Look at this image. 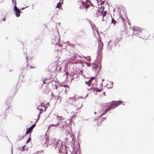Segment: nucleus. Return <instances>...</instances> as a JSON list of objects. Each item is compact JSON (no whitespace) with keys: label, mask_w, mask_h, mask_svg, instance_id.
<instances>
[{"label":"nucleus","mask_w":154,"mask_h":154,"mask_svg":"<svg viewBox=\"0 0 154 154\" xmlns=\"http://www.w3.org/2000/svg\"><path fill=\"white\" fill-rule=\"evenodd\" d=\"M103 93H104V95H105V92H104Z\"/></svg>","instance_id":"nucleus-32"},{"label":"nucleus","mask_w":154,"mask_h":154,"mask_svg":"<svg viewBox=\"0 0 154 154\" xmlns=\"http://www.w3.org/2000/svg\"><path fill=\"white\" fill-rule=\"evenodd\" d=\"M75 154H77V152H75Z\"/></svg>","instance_id":"nucleus-29"},{"label":"nucleus","mask_w":154,"mask_h":154,"mask_svg":"<svg viewBox=\"0 0 154 154\" xmlns=\"http://www.w3.org/2000/svg\"><path fill=\"white\" fill-rule=\"evenodd\" d=\"M24 8H23L21 9V10L23 9H24Z\"/></svg>","instance_id":"nucleus-33"},{"label":"nucleus","mask_w":154,"mask_h":154,"mask_svg":"<svg viewBox=\"0 0 154 154\" xmlns=\"http://www.w3.org/2000/svg\"><path fill=\"white\" fill-rule=\"evenodd\" d=\"M67 121H69V119H68V120H67Z\"/></svg>","instance_id":"nucleus-35"},{"label":"nucleus","mask_w":154,"mask_h":154,"mask_svg":"<svg viewBox=\"0 0 154 154\" xmlns=\"http://www.w3.org/2000/svg\"><path fill=\"white\" fill-rule=\"evenodd\" d=\"M85 83L87 85L89 86H90L91 84L88 81L87 82V81L85 82Z\"/></svg>","instance_id":"nucleus-18"},{"label":"nucleus","mask_w":154,"mask_h":154,"mask_svg":"<svg viewBox=\"0 0 154 154\" xmlns=\"http://www.w3.org/2000/svg\"><path fill=\"white\" fill-rule=\"evenodd\" d=\"M61 142L60 140H55L53 143V146L56 148L57 147L59 148L61 146Z\"/></svg>","instance_id":"nucleus-6"},{"label":"nucleus","mask_w":154,"mask_h":154,"mask_svg":"<svg viewBox=\"0 0 154 154\" xmlns=\"http://www.w3.org/2000/svg\"><path fill=\"white\" fill-rule=\"evenodd\" d=\"M47 79H46L45 80L43 81V82L44 84H46L45 81H46Z\"/></svg>","instance_id":"nucleus-23"},{"label":"nucleus","mask_w":154,"mask_h":154,"mask_svg":"<svg viewBox=\"0 0 154 154\" xmlns=\"http://www.w3.org/2000/svg\"><path fill=\"white\" fill-rule=\"evenodd\" d=\"M35 125L36 123L32 125L27 130L26 132V134H27L29 132H30L31 131V130L35 127Z\"/></svg>","instance_id":"nucleus-10"},{"label":"nucleus","mask_w":154,"mask_h":154,"mask_svg":"<svg viewBox=\"0 0 154 154\" xmlns=\"http://www.w3.org/2000/svg\"><path fill=\"white\" fill-rule=\"evenodd\" d=\"M122 19L123 21L125 20V19L124 18L122 17Z\"/></svg>","instance_id":"nucleus-28"},{"label":"nucleus","mask_w":154,"mask_h":154,"mask_svg":"<svg viewBox=\"0 0 154 154\" xmlns=\"http://www.w3.org/2000/svg\"><path fill=\"white\" fill-rule=\"evenodd\" d=\"M30 67H31V66H30ZM32 68H34L35 67H32Z\"/></svg>","instance_id":"nucleus-31"},{"label":"nucleus","mask_w":154,"mask_h":154,"mask_svg":"<svg viewBox=\"0 0 154 154\" xmlns=\"http://www.w3.org/2000/svg\"><path fill=\"white\" fill-rule=\"evenodd\" d=\"M31 140V137H29V138H28V139L27 140L26 143H28Z\"/></svg>","instance_id":"nucleus-22"},{"label":"nucleus","mask_w":154,"mask_h":154,"mask_svg":"<svg viewBox=\"0 0 154 154\" xmlns=\"http://www.w3.org/2000/svg\"><path fill=\"white\" fill-rule=\"evenodd\" d=\"M107 12L106 11H103V17H105L107 14Z\"/></svg>","instance_id":"nucleus-20"},{"label":"nucleus","mask_w":154,"mask_h":154,"mask_svg":"<svg viewBox=\"0 0 154 154\" xmlns=\"http://www.w3.org/2000/svg\"><path fill=\"white\" fill-rule=\"evenodd\" d=\"M14 9L15 11L16 12V16L17 17H19L20 15V13L22 12L17 8L16 6H14Z\"/></svg>","instance_id":"nucleus-7"},{"label":"nucleus","mask_w":154,"mask_h":154,"mask_svg":"<svg viewBox=\"0 0 154 154\" xmlns=\"http://www.w3.org/2000/svg\"><path fill=\"white\" fill-rule=\"evenodd\" d=\"M102 88L101 89H99L97 88H95L94 90L96 91L97 92H100L102 91Z\"/></svg>","instance_id":"nucleus-14"},{"label":"nucleus","mask_w":154,"mask_h":154,"mask_svg":"<svg viewBox=\"0 0 154 154\" xmlns=\"http://www.w3.org/2000/svg\"><path fill=\"white\" fill-rule=\"evenodd\" d=\"M68 75H69V73H68V72H65V76H66V78H67Z\"/></svg>","instance_id":"nucleus-21"},{"label":"nucleus","mask_w":154,"mask_h":154,"mask_svg":"<svg viewBox=\"0 0 154 154\" xmlns=\"http://www.w3.org/2000/svg\"><path fill=\"white\" fill-rule=\"evenodd\" d=\"M116 21L113 18H112L111 20V23L115 24H116Z\"/></svg>","instance_id":"nucleus-17"},{"label":"nucleus","mask_w":154,"mask_h":154,"mask_svg":"<svg viewBox=\"0 0 154 154\" xmlns=\"http://www.w3.org/2000/svg\"><path fill=\"white\" fill-rule=\"evenodd\" d=\"M90 3L91 4V5H92V6H93V5L92 3Z\"/></svg>","instance_id":"nucleus-30"},{"label":"nucleus","mask_w":154,"mask_h":154,"mask_svg":"<svg viewBox=\"0 0 154 154\" xmlns=\"http://www.w3.org/2000/svg\"><path fill=\"white\" fill-rule=\"evenodd\" d=\"M77 57L76 55L75 54L74 56H73V58L72 59L71 58H70L71 60H75L76 58Z\"/></svg>","instance_id":"nucleus-16"},{"label":"nucleus","mask_w":154,"mask_h":154,"mask_svg":"<svg viewBox=\"0 0 154 154\" xmlns=\"http://www.w3.org/2000/svg\"><path fill=\"white\" fill-rule=\"evenodd\" d=\"M85 1H86V2H88V3H89V0H85Z\"/></svg>","instance_id":"nucleus-26"},{"label":"nucleus","mask_w":154,"mask_h":154,"mask_svg":"<svg viewBox=\"0 0 154 154\" xmlns=\"http://www.w3.org/2000/svg\"><path fill=\"white\" fill-rule=\"evenodd\" d=\"M63 86L64 87H68L69 88V87H68V86L67 85H64Z\"/></svg>","instance_id":"nucleus-25"},{"label":"nucleus","mask_w":154,"mask_h":154,"mask_svg":"<svg viewBox=\"0 0 154 154\" xmlns=\"http://www.w3.org/2000/svg\"><path fill=\"white\" fill-rule=\"evenodd\" d=\"M57 118H62V119H63V120H64V121L62 122H61L60 123V124H61V125H62V126L63 127H66L68 125V123L66 122V120H65V119H64L63 118V117H57Z\"/></svg>","instance_id":"nucleus-8"},{"label":"nucleus","mask_w":154,"mask_h":154,"mask_svg":"<svg viewBox=\"0 0 154 154\" xmlns=\"http://www.w3.org/2000/svg\"><path fill=\"white\" fill-rule=\"evenodd\" d=\"M98 49L99 51L98 54L100 55L101 54L102 51L103 49V44L102 42H101L100 40L99 39V40Z\"/></svg>","instance_id":"nucleus-4"},{"label":"nucleus","mask_w":154,"mask_h":154,"mask_svg":"<svg viewBox=\"0 0 154 154\" xmlns=\"http://www.w3.org/2000/svg\"><path fill=\"white\" fill-rule=\"evenodd\" d=\"M12 3L13 4L14 3V6H16L17 3L16 2V0H12Z\"/></svg>","instance_id":"nucleus-19"},{"label":"nucleus","mask_w":154,"mask_h":154,"mask_svg":"<svg viewBox=\"0 0 154 154\" xmlns=\"http://www.w3.org/2000/svg\"><path fill=\"white\" fill-rule=\"evenodd\" d=\"M60 46L62 47V45H60Z\"/></svg>","instance_id":"nucleus-34"},{"label":"nucleus","mask_w":154,"mask_h":154,"mask_svg":"<svg viewBox=\"0 0 154 154\" xmlns=\"http://www.w3.org/2000/svg\"><path fill=\"white\" fill-rule=\"evenodd\" d=\"M123 103V101H113L112 102L111 105L107 109H105L103 114L101 115V116H102L103 115L105 114L108 111L114 109L117 106H119V104Z\"/></svg>","instance_id":"nucleus-1"},{"label":"nucleus","mask_w":154,"mask_h":154,"mask_svg":"<svg viewBox=\"0 0 154 154\" xmlns=\"http://www.w3.org/2000/svg\"><path fill=\"white\" fill-rule=\"evenodd\" d=\"M22 149H23V150H24V146H23V147H22Z\"/></svg>","instance_id":"nucleus-27"},{"label":"nucleus","mask_w":154,"mask_h":154,"mask_svg":"<svg viewBox=\"0 0 154 154\" xmlns=\"http://www.w3.org/2000/svg\"><path fill=\"white\" fill-rule=\"evenodd\" d=\"M146 35H147L146 36H142V38L144 39H147L148 38H149V39L150 40L154 38V36L153 34L149 35L148 34H147Z\"/></svg>","instance_id":"nucleus-9"},{"label":"nucleus","mask_w":154,"mask_h":154,"mask_svg":"<svg viewBox=\"0 0 154 154\" xmlns=\"http://www.w3.org/2000/svg\"><path fill=\"white\" fill-rule=\"evenodd\" d=\"M99 10L97 8L93 7V9L90 11L91 14L94 17H97Z\"/></svg>","instance_id":"nucleus-3"},{"label":"nucleus","mask_w":154,"mask_h":154,"mask_svg":"<svg viewBox=\"0 0 154 154\" xmlns=\"http://www.w3.org/2000/svg\"><path fill=\"white\" fill-rule=\"evenodd\" d=\"M60 2L58 3L56 6V8H60L62 4L63 3V0H60Z\"/></svg>","instance_id":"nucleus-12"},{"label":"nucleus","mask_w":154,"mask_h":154,"mask_svg":"<svg viewBox=\"0 0 154 154\" xmlns=\"http://www.w3.org/2000/svg\"><path fill=\"white\" fill-rule=\"evenodd\" d=\"M46 107L45 106V104L43 103H41L40 105L38 107V110H40V112L39 114L38 115V117L36 122H37L40 118L39 115L42 112H43V111H45L46 109Z\"/></svg>","instance_id":"nucleus-2"},{"label":"nucleus","mask_w":154,"mask_h":154,"mask_svg":"<svg viewBox=\"0 0 154 154\" xmlns=\"http://www.w3.org/2000/svg\"><path fill=\"white\" fill-rule=\"evenodd\" d=\"M89 6V5L87 4L86 2H83L81 3V5L79 6V8L81 9H83L85 8L87 9L88 8Z\"/></svg>","instance_id":"nucleus-5"},{"label":"nucleus","mask_w":154,"mask_h":154,"mask_svg":"<svg viewBox=\"0 0 154 154\" xmlns=\"http://www.w3.org/2000/svg\"><path fill=\"white\" fill-rule=\"evenodd\" d=\"M95 79V78L94 77H92L90 79H89L88 81L90 83V84H91V82H92V80L94 79Z\"/></svg>","instance_id":"nucleus-15"},{"label":"nucleus","mask_w":154,"mask_h":154,"mask_svg":"<svg viewBox=\"0 0 154 154\" xmlns=\"http://www.w3.org/2000/svg\"><path fill=\"white\" fill-rule=\"evenodd\" d=\"M59 125V123L58 122L57 124H52L50 125L48 127V129H49V128L52 126L54 127H57Z\"/></svg>","instance_id":"nucleus-13"},{"label":"nucleus","mask_w":154,"mask_h":154,"mask_svg":"<svg viewBox=\"0 0 154 154\" xmlns=\"http://www.w3.org/2000/svg\"><path fill=\"white\" fill-rule=\"evenodd\" d=\"M60 39V38L59 37H56L55 39H54L52 40V42L54 44L57 45L59 42Z\"/></svg>","instance_id":"nucleus-11"},{"label":"nucleus","mask_w":154,"mask_h":154,"mask_svg":"<svg viewBox=\"0 0 154 154\" xmlns=\"http://www.w3.org/2000/svg\"><path fill=\"white\" fill-rule=\"evenodd\" d=\"M2 20H3V21H5V20H6V18H3Z\"/></svg>","instance_id":"nucleus-24"}]
</instances>
